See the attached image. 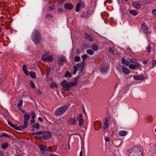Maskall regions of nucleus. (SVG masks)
<instances>
[{"mask_svg":"<svg viewBox=\"0 0 156 156\" xmlns=\"http://www.w3.org/2000/svg\"><path fill=\"white\" fill-rule=\"evenodd\" d=\"M77 69H78V66L77 65H75L73 66L74 70L73 72V74L75 75L76 73Z\"/></svg>","mask_w":156,"mask_h":156,"instance_id":"obj_36","label":"nucleus"},{"mask_svg":"<svg viewBox=\"0 0 156 156\" xmlns=\"http://www.w3.org/2000/svg\"><path fill=\"white\" fill-rule=\"evenodd\" d=\"M129 68L130 69L136 70H137L138 69L141 70V69L140 65L137 62H134L133 61L131 64L129 65Z\"/></svg>","mask_w":156,"mask_h":156,"instance_id":"obj_4","label":"nucleus"},{"mask_svg":"<svg viewBox=\"0 0 156 156\" xmlns=\"http://www.w3.org/2000/svg\"><path fill=\"white\" fill-rule=\"evenodd\" d=\"M140 151V148L135 146L131 149L130 152H129L128 156H135L136 155V152Z\"/></svg>","mask_w":156,"mask_h":156,"instance_id":"obj_5","label":"nucleus"},{"mask_svg":"<svg viewBox=\"0 0 156 156\" xmlns=\"http://www.w3.org/2000/svg\"><path fill=\"white\" fill-rule=\"evenodd\" d=\"M72 76V74L69 72V71H67L66 73L65 77H70Z\"/></svg>","mask_w":156,"mask_h":156,"instance_id":"obj_40","label":"nucleus"},{"mask_svg":"<svg viewBox=\"0 0 156 156\" xmlns=\"http://www.w3.org/2000/svg\"><path fill=\"white\" fill-rule=\"evenodd\" d=\"M129 12L134 16L138 14L137 11L134 10H130Z\"/></svg>","mask_w":156,"mask_h":156,"instance_id":"obj_34","label":"nucleus"},{"mask_svg":"<svg viewBox=\"0 0 156 156\" xmlns=\"http://www.w3.org/2000/svg\"><path fill=\"white\" fill-rule=\"evenodd\" d=\"M23 69L24 73L27 76L29 75V72L27 71V66L26 65L23 66Z\"/></svg>","mask_w":156,"mask_h":156,"instance_id":"obj_27","label":"nucleus"},{"mask_svg":"<svg viewBox=\"0 0 156 156\" xmlns=\"http://www.w3.org/2000/svg\"><path fill=\"white\" fill-rule=\"evenodd\" d=\"M33 78L35 79L36 78V75L35 73L33 72H29V75Z\"/></svg>","mask_w":156,"mask_h":156,"instance_id":"obj_33","label":"nucleus"},{"mask_svg":"<svg viewBox=\"0 0 156 156\" xmlns=\"http://www.w3.org/2000/svg\"><path fill=\"white\" fill-rule=\"evenodd\" d=\"M31 38L35 44H39L41 40V35L39 32L37 30H34Z\"/></svg>","mask_w":156,"mask_h":156,"instance_id":"obj_2","label":"nucleus"},{"mask_svg":"<svg viewBox=\"0 0 156 156\" xmlns=\"http://www.w3.org/2000/svg\"><path fill=\"white\" fill-rule=\"evenodd\" d=\"M50 69L49 68V69H48L47 72V74L48 75V74L50 72Z\"/></svg>","mask_w":156,"mask_h":156,"instance_id":"obj_58","label":"nucleus"},{"mask_svg":"<svg viewBox=\"0 0 156 156\" xmlns=\"http://www.w3.org/2000/svg\"><path fill=\"white\" fill-rule=\"evenodd\" d=\"M50 16L51 18L53 17L52 15V14H51Z\"/></svg>","mask_w":156,"mask_h":156,"instance_id":"obj_64","label":"nucleus"},{"mask_svg":"<svg viewBox=\"0 0 156 156\" xmlns=\"http://www.w3.org/2000/svg\"><path fill=\"white\" fill-rule=\"evenodd\" d=\"M8 124L10 126L13 127L14 128H15V127H16V125L12 124V123L10 122H8Z\"/></svg>","mask_w":156,"mask_h":156,"instance_id":"obj_46","label":"nucleus"},{"mask_svg":"<svg viewBox=\"0 0 156 156\" xmlns=\"http://www.w3.org/2000/svg\"><path fill=\"white\" fill-rule=\"evenodd\" d=\"M68 122L70 124L75 125L76 124V121L74 118H70L68 119Z\"/></svg>","mask_w":156,"mask_h":156,"instance_id":"obj_18","label":"nucleus"},{"mask_svg":"<svg viewBox=\"0 0 156 156\" xmlns=\"http://www.w3.org/2000/svg\"><path fill=\"white\" fill-rule=\"evenodd\" d=\"M85 6V5L84 2L81 0H79L76 6V12H79L80 9L82 8H83Z\"/></svg>","mask_w":156,"mask_h":156,"instance_id":"obj_8","label":"nucleus"},{"mask_svg":"<svg viewBox=\"0 0 156 156\" xmlns=\"http://www.w3.org/2000/svg\"><path fill=\"white\" fill-rule=\"evenodd\" d=\"M98 48V46L96 44H93L92 45V49L94 51H96Z\"/></svg>","mask_w":156,"mask_h":156,"instance_id":"obj_30","label":"nucleus"},{"mask_svg":"<svg viewBox=\"0 0 156 156\" xmlns=\"http://www.w3.org/2000/svg\"><path fill=\"white\" fill-rule=\"evenodd\" d=\"M78 78L77 77H75L74 78V82H70L69 83L71 87L75 86L76 85Z\"/></svg>","mask_w":156,"mask_h":156,"instance_id":"obj_20","label":"nucleus"},{"mask_svg":"<svg viewBox=\"0 0 156 156\" xmlns=\"http://www.w3.org/2000/svg\"><path fill=\"white\" fill-rule=\"evenodd\" d=\"M31 114L32 115V119H34L35 118V114L34 112H32Z\"/></svg>","mask_w":156,"mask_h":156,"instance_id":"obj_55","label":"nucleus"},{"mask_svg":"<svg viewBox=\"0 0 156 156\" xmlns=\"http://www.w3.org/2000/svg\"><path fill=\"white\" fill-rule=\"evenodd\" d=\"M113 143L116 149L120 147L122 144V142L120 139H118L114 140Z\"/></svg>","mask_w":156,"mask_h":156,"instance_id":"obj_11","label":"nucleus"},{"mask_svg":"<svg viewBox=\"0 0 156 156\" xmlns=\"http://www.w3.org/2000/svg\"><path fill=\"white\" fill-rule=\"evenodd\" d=\"M133 60L129 58L126 60L124 58L122 59V63L126 65L127 66H129V65L133 62Z\"/></svg>","mask_w":156,"mask_h":156,"instance_id":"obj_10","label":"nucleus"},{"mask_svg":"<svg viewBox=\"0 0 156 156\" xmlns=\"http://www.w3.org/2000/svg\"><path fill=\"white\" fill-rule=\"evenodd\" d=\"M66 61L65 57L63 56H61L59 59L58 64L59 65L62 66L64 62Z\"/></svg>","mask_w":156,"mask_h":156,"instance_id":"obj_16","label":"nucleus"},{"mask_svg":"<svg viewBox=\"0 0 156 156\" xmlns=\"http://www.w3.org/2000/svg\"><path fill=\"white\" fill-rule=\"evenodd\" d=\"M68 107L66 105L61 106L58 108L55 111L54 114L56 116H60L63 114L67 110Z\"/></svg>","mask_w":156,"mask_h":156,"instance_id":"obj_3","label":"nucleus"},{"mask_svg":"<svg viewBox=\"0 0 156 156\" xmlns=\"http://www.w3.org/2000/svg\"><path fill=\"white\" fill-rule=\"evenodd\" d=\"M55 9V6L54 5H51L48 7V10L50 11H51L53 10H54Z\"/></svg>","mask_w":156,"mask_h":156,"instance_id":"obj_35","label":"nucleus"},{"mask_svg":"<svg viewBox=\"0 0 156 156\" xmlns=\"http://www.w3.org/2000/svg\"><path fill=\"white\" fill-rule=\"evenodd\" d=\"M85 37L87 39L90 41H93V38L88 34H86Z\"/></svg>","mask_w":156,"mask_h":156,"instance_id":"obj_31","label":"nucleus"},{"mask_svg":"<svg viewBox=\"0 0 156 156\" xmlns=\"http://www.w3.org/2000/svg\"><path fill=\"white\" fill-rule=\"evenodd\" d=\"M9 146L8 144V143H4L2 144L1 145V148L3 149H6Z\"/></svg>","mask_w":156,"mask_h":156,"instance_id":"obj_32","label":"nucleus"},{"mask_svg":"<svg viewBox=\"0 0 156 156\" xmlns=\"http://www.w3.org/2000/svg\"><path fill=\"white\" fill-rule=\"evenodd\" d=\"M34 119H32L31 120V123H33L34 122Z\"/></svg>","mask_w":156,"mask_h":156,"instance_id":"obj_60","label":"nucleus"},{"mask_svg":"<svg viewBox=\"0 0 156 156\" xmlns=\"http://www.w3.org/2000/svg\"><path fill=\"white\" fill-rule=\"evenodd\" d=\"M103 126L102 128V129L103 131L107 129L109 126V125L107 119H104L103 122Z\"/></svg>","mask_w":156,"mask_h":156,"instance_id":"obj_13","label":"nucleus"},{"mask_svg":"<svg viewBox=\"0 0 156 156\" xmlns=\"http://www.w3.org/2000/svg\"><path fill=\"white\" fill-rule=\"evenodd\" d=\"M30 84L32 87L33 88H35V85L33 82L31 81L30 83Z\"/></svg>","mask_w":156,"mask_h":156,"instance_id":"obj_52","label":"nucleus"},{"mask_svg":"<svg viewBox=\"0 0 156 156\" xmlns=\"http://www.w3.org/2000/svg\"><path fill=\"white\" fill-rule=\"evenodd\" d=\"M118 134L119 136H123L126 135L128 134V132L124 130H122L119 132Z\"/></svg>","mask_w":156,"mask_h":156,"instance_id":"obj_23","label":"nucleus"},{"mask_svg":"<svg viewBox=\"0 0 156 156\" xmlns=\"http://www.w3.org/2000/svg\"><path fill=\"white\" fill-rule=\"evenodd\" d=\"M57 85L55 83H52L50 84V87L51 88H53L55 87H57Z\"/></svg>","mask_w":156,"mask_h":156,"instance_id":"obj_37","label":"nucleus"},{"mask_svg":"<svg viewBox=\"0 0 156 156\" xmlns=\"http://www.w3.org/2000/svg\"><path fill=\"white\" fill-rule=\"evenodd\" d=\"M105 139L106 141L108 142L110 140V138L109 137H105Z\"/></svg>","mask_w":156,"mask_h":156,"instance_id":"obj_53","label":"nucleus"},{"mask_svg":"<svg viewBox=\"0 0 156 156\" xmlns=\"http://www.w3.org/2000/svg\"><path fill=\"white\" fill-rule=\"evenodd\" d=\"M109 51L112 54L114 55V51L112 48H109Z\"/></svg>","mask_w":156,"mask_h":156,"instance_id":"obj_48","label":"nucleus"},{"mask_svg":"<svg viewBox=\"0 0 156 156\" xmlns=\"http://www.w3.org/2000/svg\"><path fill=\"white\" fill-rule=\"evenodd\" d=\"M39 147L42 153H44L46 151H51V148L50 146H45L42 145H40Z\"/></svg>","mask_w":156,"mask_h":156,"instance_id":"obj_9","label":"nucleus"},{"mask_svg":"<svg viewBox=\"0 0 156 156\" xmlns=\"http://www.w3.org/2000/svg\"><path fill=\"white\" fill-rule=\"evenodd\" d=\"M36 92L38 95H40L41 94V91L40 90H37Z\"/></svg>","mask_w":156,"mask_h":156,"instance_id":"obj_49","label":"nucleus"},{"mask_svg":"<svg viewBox=\"0 0 156 156\" xmlns=\"http://www.w3.org/2000/svg\"><path fill=\"white\" fill-rule=\"evenodd\" d=\"M78 66V68L80 69L81 71H82L85 65V62L83 61L81 62H80L76 64Z\"/></svg>","mask_w":156,"mask_h":156,"instance_id":"obj_19","label":"nucleus"},{"mask_svg":"<svg viewBox=\"0 0 156 156\" xmlns=\"http://www.w3.org/2000/svg\"><path fill=\"white\" fill-rule=\"evenodd\" d=\"M33 127L34 128L38 129L39 127V126L38 124L35 123L33 125Z\"/></svg>","mask_w":156,"mask_h":156,"instance_id":"obj_45","label":"nucleus"},{"mask_svg":"<svg viewBox=\"0 0 156 156\" xmlns=\"http://www.w3.org/2000/svg\"><path fill=\"white\" fill-rule=\"evenodd\" d=\"M88 57V56L86 54H84V55H82L81 56V58L83 61H84V60L86 59V58Z\"/></svg>","mask_w":156,"mask_h":156,"instance_id":"obj_43","label":"nucleus"},{"mask_svg":"<svg viewBox=\"0 0 156 156\" xmlns=\"http://www.w3.org/2000/svg\"><path fill=\"white\" fill-rule=\"evenodd\" d=\"M61 85L63 86V89L66 91H68L70 87V86L69 83L66 80L63 81L61 83Z\"/></svg>","mask_w":156,"mask_h":156,"instance_id":"obj_7","label":"nucleus"},{"mask_svg":"<svg viewBox=\"0 0 156 156\" xmlns=\"http://www.w3.org/2000/svg\"><path fill=\"white\" fill-rule=\"evenodd\" d=\"M4 153L0 150V156H4Z\"/></svg>","mask_w":156,"mask_h":156,"instance_id":"obj_54","label":"nucleus"},{"mask_svg":"<svg viewBox=\"0 0 156 156\" xmlns=\"http://www.w3.org/2000/svg\"><path fill=\"white\" fill-rule=\"evenodd\" d=\"M34 135H37L36 136L37 138L44 140L48 139L51 136V134L50 132L49 131H38L33 133Z\"/></svg>","mask_w":156,"mask_h":156,"instance_id":"obj_1","label":"nucleus"},{"mask_svg":"<svg viewBox=\"0 0 156 156\" xmlns=\"http://www.w3.org/2000/svg\"><path fill=\"white\" fill-rule=\"evenodd\" d=\"M151 50V47L150 45H149L146 48V50L148 53H150Z\"/></svg>","mask_w":156,"mask_h":156,"instance_id":"obj_39","label":"nucleus"},{"mask_svg":"<svg viewBox=\"0 0 156 156\" xmlns=\"http://www.w3.org/2000/svg\"><path fill=\"white\" fill-rule=\"evenodd\" d=\"M30 116L29 114H24V126L25 127L28 125V120L30 119Z\"/></svg>","mask_w":156,"mask_h":156,"instance_id":"obj_14","label":"nucleus"},{"mask_svg":"<svg viewBox=\"0 0 156 156\" xmlns=\"http://www.w3.org/2000/svg\"><path fill=\"white\" fill-rule=\"evenodd\" d=\"M38 120L40 121H42V119L41 117H39L38 118Z\"/></svg>","mask_w":156,"mask_h":156,"instance_id":"obj_56","label":"nucleus"},{"mask_svg":"<svg viewBox=\"0 0 156 156\" xmlns=\"http://www.w3.org/2000/svg\"><path fill=\"white\" fill-rule=\"evenodd\" d=\"M132 5L134 8L136 9L141 8L142 6L141 4L137 2H133L132 3Z\"/></svg>","mask_w":156,"mask_h":156,"instance_id":"obj_17","label":"nucleus"},{"mask_svg":"<svg viewBox=\"0 0 156 156\" xmlns=\"http://www.w3.org/2000/svg\"><path fill=\"white\" fill-rule=\"evenodd\" d=\"M152 65L153 67H154L155 66H156V60H153Z\"/></svg>","mask_w":156,"mask_h":156,"instance_id":"obj_47","label":"nucleus"},{"mask_svg":"<svg viewBox=\"0 0 156 156\" xmlns=\"http://www.w3.org/2000/svg\"><path fill=\"white\" fill-rule=\"evenodd\" d=\"M24 123L23 125V126H20L18 127H17L16 125V127H15V129L18 130H21L23 129H25L26 128L27 126L26 127H25L24 126Z\"/></svg>","mask_w":156,"mask_h":156,"instance_id":"obj_28","label":"nucleus"},{"mask_svg":"<svg viewBox=\"0 0 156 156\" xmlns=\"http://www.w3.org/2000/svg\"><path fill=\"white\" fill-rule=\"evenodd\" d=\"M58 11L59 14H60L63 12V10L62 9L59 8L58 9Z\"/></svg>","mask_w":156,"mask_h":156,"instance_id":"obj_50","label":"nucleus"},{"mask_svg":"<svg viewBox=\"0 0 156 156\" xmlns=\"http://www.w3.org/2000/svg\"><path fill=\"white\" fill-rule=\"evenodd\" d=\"M65 0H61L60 2V4H62L64 1Z\"/></svg>","mask_w":156,"mask_h":156,"instance_id":"obj_59","label":"nucleus"},{"mask_svg":"<svg viewBox=\"0 0 156 156\" xmlns=\"http://www.w3.org/2000/svg\"><path fill=\"white\" fill-rule=\"evenodd\" d=\"M89 13V11H86L85 12H83L81 14V16L83 18H87L88 17Z\"/></svg>","mask_w":156,"mask_h":156,"instance_id":"obj_26","label":"nucleus"},{"mask_svg":"<svg viewBox=\"0 0 156 156\" xmlns=\"http://www.w3.org/2000/svg\"><path fill=\"white\" fill-rule=\"evenodd\" d=\"M152 12L153 16L156 18V9H154L152 11Z\"/></svg>","mask_w":156,"mask_h":156,"instance_id":"obj_44","label":"nucleus"},{"mask_svg":"<svg viewBox=\"0 0 156 156\" xmlns=\"http://www.w3.org/2000/svg\"><path fill=\"white\" fill-rule=\"evenodd\" d=\"M2 136H5V137H9V135L8 134L5 133H2Z\"/></svg>","mask_w":156,"mask_h":156,"instance_id":"obj_51","label":"nucleus"},{"mask_svg":"<svg viewBox=\"0 0 156 156\" xmlns=\"http://www.w3.org/2000/svg\"><path fill=\"white\" fill-rule=\"evenodd\" d=\"M23 103V101L22 100H20L17 105V108L19 109H21V108L22 107Z\"/></svg>","mask_w":156,"mask_h":156,"instance_id":"obj_29","label":"nucleus"},{"mask_svg":"<svg viewBox=\"0 0 156 156\" xmlns=\"http://www.w3.org/2000/svg\"><path fill=\"white\" fill-rule=\"evenodd\" d=\"M65 8L66 9L70 10L73 8V5L71 4L66 3L64 5Z\"/></svg>","mask_w":156,"mask_h":156,"instance_id":"obj_24","label":"nucleus"},{"mask_svg":"<svg viewBox=\"0 0 156 156\" xmlns=\"http://www.w3.org/2000/svg\"><path fill=\"white\" fill-rule=\"evenodd\" d=\"M21 111H22L23 112H24V111L23 110H22V109H20Z\"/></svg>","mask_w":156,"mask_h":156,"instance_id":"obj_63","label":"nucleus"},{"mask_svg":"<svg viewBox=\"0 0 156 156\" xmlns=\"http://www.w3.org/2000/svg\"><path fill=\"white\" fill-rule=\"evenodd\" d=\"M108 68L107 64H105L103 66L101 65V72L103 73H105L108 70Z\"/></svg>","mask_w":156,"mask_h":156,"instance_id":"obj_15","label":"nucleus"},{"mask_svg":"<svg viewBox=\"0 0 156 156\" xmlns=\"http://www.w3.org/2000/svg\"><path fill=\"white\" fill-rule=\"evenodd\" d=\"M50 14H49L47 13V14L46 15V17H48L50 16Z\"/></svg>","mask_w":156,"mask_h":156,"instance_id":"obj_62","label":"nucleus"},{"mask_svg":"<svg viewBox=\"0 0 156 156\" xmlns=\"http://www.w3.org/2000/svg\"><path fill=\"white\" fill-rule=\"evenodd\" d=\"M142 27L143 31L144 33L147 34L148 32V29L146 24L145 23H144L142 24Z\"/></svg>","mask_w":156,"mask_h":156,"instance_id":"obj_21","label":"nucleus"},{"mask_svg":"<svg viewBox=\"0 0 156 156\" xmlns=\"http://www.w3.org/2000/svg\"><path fill=\"white\" fill-rule=\"evenodd\" d=\"M136 154L137 156H142V152L141 151V149L140 148V151L138 152H136Z\"/></svg>","mask_w":156,"mask_h":156,"instance_id":"obj_41","label":"nucleus"},{"mask_svg":"<svg viewBox=\"0 0 156 156\" xmlns=\"http://www.w3.org/2000/svg\"><path fill=\"white\" fill-rule=\"evenodd\" d=\"M82 152L81 151L80 153V155L79 156H82Z\"/></svg>","mask_w":156,"mask_h":156,"instance_id":"obj_61","label":"nucleus"},{"mask_svg":"<svg viewBox=\"0 0 156 156\" xmlns=\"http://www.w3.org/2000/svg\"><path fill=\"white\" fill-rule=\"evenodd\" d=\"M77 119L79 122L78 125L79 126L81 127L84 124V120L81 114L79 115L77 117Z\"/></svg>","mask_w":156,"mask_h":156,"instance_id":"obj_12","label":"nucleus"},{"mask_svg":"<svg viewBox=\"0 0 156 156\" xmlns=\"http://www.w3.org/2000/svg\"><path fill=\"white\" fill-rule=\"evenodd\" d=\"M42 59L44 61L51 62L53 60V58L51 55H48L47 54H45L42 56Z\"/></svg>","mask_w":156,"mask_h":156,"instance_id":"obj_6","label":"nucleus"},{"mask_svg":"<svg viewBox=\"0 0 156 156\" xmlns=\"http://www.w3.org/2000/svg\"><path fill=\"white\" fill-rule=\"evenodd\" d=\"M87 54L90 55H92L94 54V51L91 49H87Z\"/></svg>","mask_w":156,"mask_h":156,"instance_id":"obj_38","label":"nucleus"},{"mask_svg":"<svg viewBox=\"0 0 156 156\" xmlns=\"http://www.w3.org/2000/svg\"><path fill=\"white\" fill-rule=\"evenodd\" d=\"M144 77L142 75H135L133 78L136 80H142L144 79Z\"/></svg>","mask_w":156,"mask_h":156,"instance_id":"obj_22","label":"nucleus"},{"mask_svg":"<svg viewBox=\"0 0 156 156\" xmlns=\"http://www.w3.org/2000/svg\"><path fill=\"white\" fill-rule=\"evenodd\" d=\"M122 71L123 72L126 74H129L130 72V70L125 66H122Z\"/></svg>","mask_w":156,"mask_h":156,"instance_id":"obj_25","label":"nucleus"},{"mask_svg":"<svg viewBox=\"0 0 156 156\" xmlns=\"http://www.w3.org/2000/svg\"><path fill=\"white\" fill-rule=\"evenodd\" d=\"M74 59L76 62H78L80 60V58L79 56H76L74 57Z\"/></svg>","mask_w":156,"mask_h":156,"instance_id":"obj_42","label":"nucleus"},{"mask_svg":"<svg viewBox=\"0 0 156 156\" xmlns=\"http://www.w3.org/2000/svg\"><path fill=\"white\" fill-rule=\"evenodd\" d=\"M147 63V62L146 61H144L143 62V63L144 65L146 64Z\"/></svg>","mask_w":156,"mask_h":156,"instance_id":"obj_57","label":"nucleus"}]
</instances>
